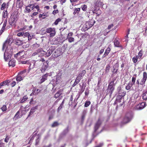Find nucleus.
I'll return each instance as SVG.
<instances>
[{"instance_id":"obj_58","label":"nucleus","mask_w":147,"mask_h":147,"mask_svg":"<svg viewBox=\"0 0 147 147\" xmlns=\"http://www.w3.org/2000/svg\"><path fill=\"white\" fill-rule=\"evenodd\" d=\"M40 50L39 49H38L37 50L36 52H35L34 53L32 54V56H34L36 55L38 53H39L40 51Z\"/></svg>"},{"instance_id":"obj_38","label":"nucleus","mask_w":147,"mask_h":147,"mask_svg":"<svg viewBox=\"0 0 147 147\" xmlns=\"http://www.w3.org/2000/svg\"><path fill=\"white\" fill-rule=\"evenodd\" d=\"M80 11V8H76L74 9V12L73 13V14L75 15L76 13H78Z\"/></svg>"},{"instance_id":"obj_11","label":"nucleus","mask_w":147,"mask_h":147,"mask_svg":"<svg viewBox=\"0 0 147 147\" xmlns=\"http://www.w3.org/2000/svg\"><path fill=\"white\" fill-rule=\"evenodd\" d=\"M102 123V122L100 118H98L97 121L95 123L94 127V132H96L97 130Z\"/></svg>"},{"instance_id":"obj_26","label":"nucleus","mask_w":147,"mask_h":147,"mask_svg":"<svg viewBox=\"0 0 147 147\" xmlns=\"http://www.w3.org/2000/svg\"><path fill=\"white\" fill-rule=\"evenodd\" d=\"M111 49L109 47H108L106 49L105 52L102 57L104 58L107 55H108L111 51Z\"/></svg>"},{"instance_id":"obj_43","label":"nucleus","mask_w":147,"mask_h":147,"mask_svg":"<svg viewBox=\"0 0 147 147\" xmlns=\"http://www.w3.org/2000/svg\"><path fill=\"white\" fill-rule=\"evenodd\" d=\"M42 90H43V89L42 88V87H41V88L40 89H36L34 90V92L36 91V93H35V95L37 94L38 93H40L41 92V91Z\"/></svg>"},{"instance_id":"obj_52","label":"nucleus","mask_w":147,"mask_h":147,"mask_svg":"<svg viewBox=\"0 0 147 147\" xmlns=\"http://www.w3.org/2000/svg\"><path fill=\"white\" fill-rule=\"evenodd\" d=\"M36 103V102L35 101L33 100V98H32L30 100L29 103L30 104H35Z\"/></svg>"},{"instance_id":"obj_49","label":"nucleus","mask_w":147,"mask_h":147,"mask_svg":"<svg viewBox=\"0 0 147 147\" xmlns=\"http://www.w3.org/2000/svg\"><path fill=\"white\" fill-rule=\"evenodd\" d=\"M68 41L69 42H71L74 41V39L73 37H68Z\"/></svg>"},{"instance_id":"obj_64","label":"nucleus","mask_w":147,"mask_h":147,"mask_svg":"<svg viewBox=\"0 0 147 147\" xmlns=\"http://www.w3.org/2000/svg\"><path fill=\"white\" fill-rule=\"evenodd\" d=\"M103 145V144L102 143H100L98 145L96 146L95 147H101Z\"/></svg>"},{"instance_id":"obj_51","label":"nucleus","mask_w":147,"mask_h":147,"mask_svg":"<svg viewBox=\"0 0 147 147\" xmlns=\"http://www.w3.org/2000/svg\"><path fill=\"white\" fill-rule=\"evenodd\" d=\"M24 52V51H20L19 52H18V53H17V54L15 55V57L16 58H17L18 56H19V54H20V53H22Z\"/></svg>"},{"instance_id":"obj_34","label":"nucleus","mask_w":147,"mask_h":147,"mask_svg":"<svg viewBox=\"0 0 147 147\" xmlns=\"http://www.w3.org/2000/svg\"><path fill=\"white\" fill-rule=\"evenodd\" d=\"M86 73V71L83 70L78 75L83 78V77L85 74Z\"/></svg>"},{"instance_id":"obj_22","label":"nucleus","mask_w":147,"mask_h":147,"mask_svg":"<svg viewBox=\"0 0 147 147\" xmlns=\"http://www.w3.org/2000/svg\"><path fill=\"white\" fill-rule=\"evenodd\" d=\"M16 61L14 59H11L9 62V67H13L15 65Z\"/></svg>"},{"instance_id":"obj_21","label":"nucleus","mask_w":147,"mask_h":147,"mask_svg":"<svg viewBox=\"0 0 147 147\" xmlns=\"http://www.w3.org/2000/svg\"><path fill=\"white\" fill-rule=\"evenodd\" d=\"M14 42L17 45L20 46L23 44V41L20 40L19 38H16L14 40Z\"/></svg>"},{"instance_id":"obj_19","label":"nucleus","mask_w":147,"mask_h":147,"mask_svg":"<svg viewBox=\"0 0 147 147\" xmlns=\"http://www.w3.org/2000/svg\"><path fill=\"white\" fill-rule=\"evenodd\" d=\"M33 36V35L32 33H30L28 32L25 33L24 37H27L28 38V40L29 41L32 39Z\"/></svg>"},{"instance_id":"obj_24","label":"nucleus","mask_w":147,"mask_h":147,"mask_svg":"<svg viewBox=\"0 0 147 147\" xmlns=\"http://www.w3.org/2000/svg\"><path fill=\"white\" fill-rule=\"evenodd\" d=\"M49 15L48 14V12H44L42 14H40L39 15V18H42L43 19H44L46 17H48Z\"/></svg>"},{"instance_id":"obj_56","label":"nucleus","mask_w":147,"mask_h":147,"mask_svg":"<svg viewBox=\"0 0 147 147\" xmlns=\"http://www.w3.org/2000/svg\"><path fill=\"white\" fill-rule=\"evenodd\" d=\"M38 13L37 12H34V13H33L31 15V17L32 18H33L34 16H36V15L38 14Z\"/></svg>"},{"instance_id":"obj_37","label":"nucleus","mask_w":147,"mask_h":147,"mask_svg":"<svg viewBox=\"0 0 147 147\" xmlns=\"http://www.w3.org/2000/svg\"><path fill=\"white\" fill-rule=\"evenodd\" d=\"M138 57L137 55L136 57H133L132 59V60L134 63H136L138 61Z\"/></svg>"},{"instance_id":"obj_13","label":"nucleus","mask_w":147,"mask_h":147,"mask_svg":"<svg viewBox=\"0 0 147 147\" xmlns=\"http://www.w3.org/2000/svg\"><path fill=\"white\" fill-rule=\"evenodd\" d=\"M146 103L144 102L140 103L136 106L135 109L137 110L142 109L146 106Z\"/></svg>"},{"instance_id":"obj_20","label":"nucleus","mask_w":147,"mask_h":147,"mask_svg":"<svg viewBox=\"0 0 147 147\" xmlns=\"http://www.w3.org/2000/svg\"><path fill=\"white\" fill-rule=\"evenodd\" d=\"M9 3H7L5 2L3 3L2 4L1 9L5 10V9H6L5 10H7L9 6Z\"/></svg>"},{"instance_id":"obj_60","label":"nucleus","mask_w":147,"mask_h":147,"mask_svg":"<svg viewBox=\"0 0 147 147\" xmlns=\"http://www.w3.org/2000/svg\"><path fill=\"white\" fill-rule=\"evenodd\" d=\"M26 28V26H24L22 28H20L19 30L18 31V32L19 31H23Z\"/></svg>"},{"instance_id":"obj_42","label":"nucleus","mask_w":147,"mask_h":147,"mask_svg":"<svg viewBox=\"0 0 147 147\" xmlns=\"http://www.w3.org/2000/svg\"><path fill=\"white\" fill-rule=\"evenodd\" d=\"M25 33L24 32H20L18 33L17 34V36L19 37L22 36L24 35Z\"/></svg>"},{"instance_id":"obj_47","label":"nucleus","mask_w":147,"mask_h":147,"mask_svg":"<svg viewBox=\"0 0 147 147\" xmlns=\"http://www.w3.org/2000/svg\"><path fill=\"white\" fill-rule=\"evenodd\" d=\"M91 102L90 101H86L84 105V106L85 107H87L90 104Z\"/></svg>"},{"instance_id":"obj_35","label":"nucleus","mask_w":147,"mask_h":147,"mask_svg":"<svg viewBox=\"0 0 147 147\" xmlns=\"http://www.w3.org/2000/svg\"><path fill=\"white\" fill-rule=\"evenodd\" d=\"M1 109L3 112L6 111L7 110V107L6 105H3L1 107Z\"/></svg>"},{"instance_id":"obj_28","label":"nucleus","mask_w":147,"mask_h":147,"mask_svg":"<svg viewBox=\"0 0 147 147\" xmlns=\"http://www.w3.org/2000/svg\"><path fill=\"white\" fill-rule=\"evenodd\" d=\"M20 63L22 64H27L28 65H30L29 67L30 69H31V68H33V67L31 66V64H30L31 63L28 61H20Z\"/></svg>"},{"instance_id":"obj_59","label":"nucleus","mask_w":147,"mask_h":147,"mask_svg":"<svg viewBox=\"0 0 147 147\" xmlns=\"http://www.w3.org/2000/svg\"><path fill=\"white\" fill-rule=\"evenodd\" d=\"M16 84V82L14 81H13L11 84V85L12 87H14Z\"/></svg>"},{"instance_id":"obj_39","label":"nucleus","mask_w":147,"mask_h":147,"mask_svg":"<svg viewBox=\"0 0 147 147\" xmlns=\"http://www.w3.org/2000/svg\"><path fill=\"white\" fill-rule=\"evenodd\" d=\"M110 66L109 65H107L105 69V72L106 73H107L109 72L110 69Z\"/></svg>"},{"instance_id":"obj_62","label":"nucleus","mask_w":147,"mask_h":147,"mask_svg":"<svg viewBox=\"0 0 147 147\" xmlns=\"http://www.w3.org/2000/svg\"><path fill=\"white\" fill-rule=\"evenodd\" d=\"M113 25L112 24L109 25L108 26L107 28L109 30L111 28L113 27Z\"/></svg>"},{"instance_id":"obj_53","label":"nucleus","mask_w":147,"mask_h":147,"mask_svg":"<svg viewBox=\"0 0 147 147\" xmlns=\"http://www.w3.org/2000/svg\"><path fill=\"white\" fill-rule=\"evenodd\" d=\"M9 137L8 136H6L4 140L5 142L6 143L8 142L9 140Z\"/></svg>"},{"instance_id":"obj_48","label":"nucleus","mask_w":147,"mask_h":147,"mask_svg":"<svg viewBox=\"0 0 147 147\" xmlns=\"http://www.w3.org/2000/svg\"><path fill=\"white\" fill-rule=\"evenodd\" d=\"M82 10L84 11H86L87 9V6L85 5H83L81 6Z\"/></svg>"},{"instance_id":"obj_12","label":"nucleus","mask_w":147,"mask_h":147,"mask_svg":"<svg viewBox=\"0 0 147 147\" xmlns=\"http://www.w3.org/2000/svg\"><path fill=\"white\" fill-rule=\"evenodd\" d=\"M49 76V73H47L43 75L41 77V78L40 80V81L39 82L38 84H41L46 80H47V77Z\"/></svg>"},{"instance_id":"obj_57","label":"nucleus","mask_w":147,"mask_h":147,"mask_svg":"<svg viewBox=\"0 0 147 147\" xmlns=\"http://www.w3.org/2000/svg\"><path fill=\"white\" fill-rule=\"evenodd\" d=\"M59 13V11L57 9L56 10H54L52 12V13L53 15H55L57 13Z\"/></svg>"},{"instance_id":"obj_18","label":"nucleus","mask_w":147,"mask_h":147,"mask_svg":"<svg viewBox=\"0 0 147 147\" xmlns=\"http://www.w3.org/2000/svg\"><path fill=\"white\" fill-rule=\"evenodd\" d=\"M118 95L123 97L126 94V92L125 91L121 90V87H119L118 90Z\"/></svg>"},{"instance_id":"obj_7","label":"nucleus","mask_w":147,"mask_h":147,"mask_svg":"<svg viewBox=\"0 0 147 147\" xmlns=\"http://www.w3.org/2000/svg\"><path fill=\"white\" fill-rule=\"evenodd\" d=\"M46 32L48 33H50V37L54 36L56 33L55 30V28H47L46 30Z\"/></svg>"},{"instance_id":"obj_23","label":"nucleus","mask_w":147,"mask_h":147,"mask_svg":"<svg viewBox=\"0 0 147 147\" xmlns=\"http://www.w3.org/2000/svg\"><path fill=\"white\" fill-rule=\"evenodd\" d=\"M11 39L10 38H9L7 39L5 41V42H4V43H3V47H2V50H3L6 47L7 44H9L11 42Z\"/></svg>"},{"instance_id":"obj_9","label":"nucleus","mask_w":147,"mask_h":147,"mask_svg":"<svg viewBox=\"0 0 147 147\" xmlns=\"http://www.w3.org/2000/svg\"><path fill=\"white\" fill-rule=\"evenodd\" d=\"M95 22V20L93 19H91L88 22H87L85 24L86 28L87 30L92 27L94 25Z\"/></svg>"},{"instance_id":"obj_61","label":"nucleus","mask_w":147,"mask_h":147,"mask_svg":"<svg viewBox=\"0 0 147 147\" xmlns=\"http://www.w3.org/2000/svg\"><path fill=\"white\" fill-rule=\"evenodd\" d=\"M82 78V77H81L80 76H79L78 75V76L77 77L76 79H77V80H78L79 81H80Z\"/></svg>"},{"instance_id":"obj_25","label":"nucleus","mask_w":147,"mask_h":147,"mask_svg":"<svg viewBox=\"0 0 147 147\" xmlns=\"http://www.w3.org/2000/svg\"><path fill=\"white\" fill-rule=\"evenodd\" d=\"M122 97L120 96L117 95V97L116 100L115 101L114 103V105H115L117 103V102H121V100L122 99Z\"/></svg>"},{"instance_id":"obj_2","label":"nucleus","mask_w":147,"mask_h":147,"mask_svg":"<svg viewBox=\"0 0 147 147\" xmlns=\"http://www.w3.org/2000/svg\"><path fill=\"white\" fill-rule=\"evenodd\" d=\"M30 8L31 9V10L35 11L34 9L35 8L37 9L38 11L40 12V10L39 5L37 4V3H35L33 4H29L26 7V10L27 12L29 13L31 11Z\"/></svg>"},{"instance_id":"obj_15","label":"nucleus","mask_w":147,"mask_h":147,"mask_svg":"<svg viewBox=\"0 0 147 147\" xmlns=\"http://www.w3.org/2000/svg\"><path fill=\"white\" fill-rule=\"evenodd\" d=\"M45 61V60L44 59L41 58L40 59L36 61L34 63H33L34 66L35 65L38 66H39Z\"/></svg>"},{"instance_id":"obj_55","label":"nucleus","mask_w":147,"mask_h":147,"mask_svg":"<svg viewBox=\"0 0 147 147\" xmlns=\"http://www.w3.org/2000/svg\"><path fill=\"white\" fill-rule=\"evenodd\" d=\"M37 109L36 106L34 107H33L30 110V111L31 112L34 113L35 111V110Z\"/></svg>"},{"instance_id":"obj_1","label":"nucleus","mask_w":147,"mask_h":147,"mask_svg":"<svg viewBox=\"0 0 147 147\" xmlns=\"http://www.w3.org/2000/svg\"><path fill=\"white\" fill-rule=\"evenodd\" d=\"M18 12L17 11H15L10 17L9 20V24L12 26H15L18 20Z\"/></svg>"},{"instance_id":"obj_5","label":"nucleus","mask_w":147,"mask_h":147,"mask_svg":"<svg viewBox=\"0 0 147 147\" xmlns=\"http://www.w3.org/2000/svg\"><path fill=\"white\" fill-rule=\"evenodd\" d=\"M136 80V76L135 77L133 76L132 78L131 81L129 82V83L127 84L125 87V89L127 90H129L131 87L135 85V82Z\"/></svg>"},{"instance_id":"obj_44","label":"nucleus","mask_w":147,"mask_h":147,"mask_svg":"<svg viewBox=\"0 0 147 147\" xmlns=\"http://www.w3.org/2000/svg\"><path fill=\"white\" fill-rule=\"evenodd\" d=\"M86 115V112H83L82 113L81 116V120L82 121H83Z\"/></svg>"},{"instance_id":"obj_50","label":"nucleus","mask_w":147,"mask_h":147,"mask_svg":"<svg viewBox=\"0 0 147 147\" xmlns=\"http://www.w3.org/2000/svg\"><path fill=\"white\" fill-rule=\"evenodd\" d=\"M5 29V27L3 26H2L0 31V35H1L4 32Z\"/></svg>"},{"instance_id":"obj_17","label":"nucleus","mask_w":147,"mask_h":147,"mask_svg":"<svg viewBox=\"0 0 147 147\" xmlns=\"http://www.w3.org/2000/svg\"><path fill=\"white\" fill-rule=\"evenodd\" d=\"M114 80L111 81L109 83L108 88L111 90V93L112 94L114 88L113 87Z\"/></svg>"},{"instance_id":"obj_6","label":"nucleus","mask_w":147,"mask_h":147,"mask_svg":"<svg viewBox=\"0 0 147 147\" xmlns=\"http://www.w3.org/2000/svg\"><path fill=\"white\" fill-rule=\"evenodd\" d=\"M13 52L11 50H6L5 52L4 53V58L5 61L10 58L12 55Z\"/></svg>"},{"instance_id":"obj_27","label":"nucleus","mask_w":147,"mask_h":147,"mask_svg":"<svg viewBox=\"0 0 147 147\" xmlns=\"http://www.w3.org/2000/svg\"><path fill=\"white\" fill-rule=\"evenodd\" d=\"M143 53L144 51L142 49L140 50L138 52V55H137V56L138 57L139 59H142L143 58L142 57L143 54Z\"/></svg>"},{"instance_id":"obj_41","label":"nucleus","mask_w":147,"mask_h":147,"mask_svg":"<svg viewBox=\"0 0 147 147\" xmlns=\"http://www.w3.org/2000/svg\"><path fill=\"white\" fill-rule=\"evenodd\" d=\"M61 95L60 92L58 91L55 95L54 97L57 98L59 97Z\"/></svg>"},{"instance_id":"obj_63","label":"nucleus","mask_w":147,"mask_h":147,"mask_svg":"<svg viewBox=\"0 0 147 147\" xmlns=\"http://www.w3.org/2000/svg\"><path fill=\"white\" fill-rule=\"evenodd\" d=\"M7 24V20H5L4 21L3 26L5 27L6 26Z\"/></svg>"},{"instance_id":"obj_36","label":"nucleus","mask_w":147,"mask_h":147,"mask_svg":"<svg viewBox=\"0 0 147 147\" xmlns=\"http://www.w3.org/2000/svg\"><path fill=\"white\" fill-rule=\"evenodd\" d=\"M59 125V123L57 121H55L51 125V127H54L58 126Z\"/></svg>"},{"instance_id":"obj_33","label":"nucleus","mask_w":147,"mask_h":147,"mask_svg":"<svg viewBox=\"0 0 147 147\" xmlns=\"http://www.w3.org/2000/svg\"><path fill=\"white\" fill-rule=\"evenodd\" d=\"M23 78L18 74L16 76V80L18 82H19L23 80Z\"/></svg>"},{"instance_id":"obj_32","label":"nucleus","mask_w":147,"mask_h":147,"mask_svg":"<svg viewBox=\"0 0 147 147\" xmlns=\"http://www.w3.org/2000/svg\"><path fill=\"white\" fill-rule=\"evenodd\" d=\"M114 45L115 47H120V42L116 39H115L114 41Z\"/></svg>"},{"instance_id":"obj_29","label":"nucleus","mask_w":147,"mask_h":147,"mask_svg":"<svg viewBox=\"0 0 147 147\" xmlns=\"http://www.w3.org/2000/svg\"><path fill=\"white\" fill-rule=\"evenodd\" d=\"M28 99V97L27 95H25L24 96L22 99H21L20 100V102L21 103L24 102L25 101H26Z\"/></svg>"},{"instance_id":"obj_46","label":"nucleus","mask_w":147,"mask_h":147,"mask_svg":"<svg viewBox=\"0 0 147 147\" xmlns=\"http://www.w3.org/2000/svg\"><path fill=\"white\" fill-rule=\"evenodd\" d=\"M80 81H79L78 80L76 79L75 82L72 85V87H74Z\"/></svg>"},{"instance_id":"obj_45","label":"nucleus","mask_w":147,"mask_h":147,"mask_svg":"<svg viewBox=\"0 0 147 147\" xmlns=\"http://www.w3.org/2000/svg\"><path fill=\"white\" fill-rule=\"evenodd\" d=\"M61 21V19L60 18H58L57 19L54 23L53 24L55 25H57L58 24V23Z\"/></svg>"},{"instance_id":"obj_30","label":"nucleus","mask_w":147,"mask_h":147,"mask_svg":"<svg viewBox=\"0 0 147 147\" xmlns=\"http://www.w3.org/2000/svg\"><path fill=\"white\" fill-rule=\"evenodd\" d=\"M142 98L144 100H147V90L143 93L142 94Z\"/></svg>"},{"instance_id":"obj_3","label":"nucleus","mask_w":147,"mask_h":147,"mask_svg":"<svg viewBox=\"0 0 147 147\" xmlns=\"http://www.w3.org/2000/svg\"><path fill=\"white\" fill-rule=\"evenodd\" d=\"M55 49V47L54 46H51L47 51H40L41 54L40 55L41 56H44L45 55L46 57H48L52 54L53 52L54 51Z\"/></svg>"},{"instance_id":"obj_10","label":"nucleus","mask_w":147,"mask_h":147,"mask_svg":"<svg viewBox=\"0 0 147 147\" xmlns=\"http://www.w3.org/2000/svg\"><path fill=\"white\" fill-rule=\"evenodd\" d=\"M54 51V52L52 54V55L54 57H57L61 54V49L60 48H59Z\"/></svg>"},{"instance_id":"obj_8","label":"nucleus","mask_w":147,"mask_h":147,"mask_svg":"<svg viewBox=\"0 0 147 147\" xmlns=\"http://www.w3.org/2000/svg\"><path fill=\"white\" fill-rule=\"evenodd\" d=\"M49 61L47 60L46 62H44L41 68L40 71L42 73H44L47 69L49 66Z\"/></svg>"},{"instance_id":"obj_40","label":"nucleus","mask_w":147,"mask_h":147,"mask_svg":"<svg viewBox=\"0 0 147 147\" xmlns=\"http://www.w3.org/2000/svg\"><path fill=\"white\" fill-rule=\"evenodd\" d=\"M9 83L8 81L6 80L1 82L0 84H2V86H3L8 84Z\"/></svg>"},{"instance_id":"obj_31","label":"nucleus","mask_w":147,"mask_h":147,"mask_svg":"<svg viewBox=\"0 0 147 147\" xmlns=\"http://www.w3.org/2000/svg\"><path fill=\"white\" fill-rule=\"evenodd\" d=\"M8 15L7 10H4L3 13V17L4 18H7Z\"/></svg>"},{"instance_id":"obj_54","label":"nucleus","mask_w":147,"mask_h":147,"mask_svg":"<svg viewBox=\"0 0 147 147\" xmlns=\"http://www.w3.org/2000/svg\"><path fill=\"white\" fill-rule=\"evenodd\" d=\"M61 81L60 78H57L56 79V84H59Z\"/></svg>"},{"instance_id":"obj_16","label":"nucleus","mask_w":147,"mask_h":147,"mask_svg":"<svg viewBox=\"0 0 147 147\" xmlns=\"http://www.w3.org/2000/svg\"><path fill=\"white\" fill-rule=\"evenodd\" d=\"M131 118H130L129 117L125 116L121 122L122 124H127L131 120Z\"/></svg>"},{"instance_id":"obj_14","label":"nucleus","mask_w":147,"mask_h":147,"mask_svg":"<svg viewBox=\"0 0 147 147\" xmlns=\"http://www.w3.org/2000/svg\"><path fill=\"white\" fill-rule=\"evenodd\" d=\"M25 109V107H24L23 106H21L20 107L19 111H18L14 117L15 119H18L19 118V114L20 113V111H21L22 112H23V111H24V112H26Z\"/></svg>"},{"instance_id":"obj_4","label":"nucleus","mask_w":147,"mask_h":147,"mask_svg":"<svg viewBox=\"0 0 147 147\" xmlns=\"http://www.w3.org/2000/svg\"><path fill=\"white\" fill-rule=\"evenodd\" d=\"M142 78L139 81L138 79L137 80V83L138 85H143L145 84L147 79V74L146 72H144L143 74Z\"/></svg>"}]
</instances>
